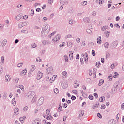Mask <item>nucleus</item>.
<instances>
[{"instance_id": "nucleus-57", "label": "nucleus", "mask_w": 124, "mask_h": 124, "mask_svg": "<svg viewBox=\"0 0 124 124\" xmlns=\"http://www.w3.org/2000/svg\"><path fill=\"white\" fill-rule=\"evenodd\" d=\"M32 75V74H31V71H30L28 74V77H31V76Z\"/></svg>"}, {"instance_id": "nucleus-34", "label": "nucleus", "mask_w": 124, "mask_h": 124, "mask_svg": "<svg viewBox=\"0 0 124 124\" xmlns=\"http://www.w3.org/2000/svg\"><path fill=\"white\" fill-rule=\"evenodd\" d=\"M31 16H33V15H34V10L33 9H31Z\"/></svg>"}, {"instance_id": "nucleus-18", "label": "nucleus", "mask_w": 124, "mask_h": 124, "mask_svg": "<svg viewBox=\"0 0 124 124\" xmlns=\"http://www.w3.org/2000/svg\"><path fill=\"white\" fill-rule=\"evenodd\" d=\"M117 92V89H116L114 87H113L111 89V93H116V92Z\"/></svg>"}, {"instance_id": "nucleus-19", "label": "nucleus", "mask_w": 124, "mask_h": 124, "mask_svg": "<svg viewBox=\"0 0 124 124\" xmlns=\"http://www.w3.org/2000/svg\"><path fill=\"white\" fill-rule=\"evenodd\" d=\"M103 83H104V80L100 79L99 80V83H98V86H101V85H102V84H103Z\"/></svg>"}, {"instance_id": "nucleus-13", "label": "nucleus", "mask_w": 124, "mask_h": 124, "mask_svg": "<svg viewBox=\"0 0 124 124\" xmlns=\"http://www.w3.org/2000/svg\"><path fill=\"white\" fill-rule=\"evenodd\" d=\"M99 105V102H98L97 103H96V104L94 105H93L92 107L93 109H94L95 108H96V107H98V106Z\"/></svg>"}, {"instance_id": "nucleus-5", "label": "nucleus", "mask_w": 124, "mask_h": 124, "mask_svg": "<svg viewBox=\"0 0 124 124\" xmlns=\"http://www.w3.org/2000/svg\"><path fill=\"white\" fill-rule=\"evenodd\" d=\"M119 44V41H115L112 42L111 44V45L112 46V49H115L117 47V45Z\"/></svg>"}, {"instance_id": "nucleus-37", "label": "nucleus", "mask_w": 124, "mask_h": 124, "mask_svg": "<svg viewBox=\"0 0 124 124\" xmlns=\"http://www.w3.org/2000/svg\"><path fill=\"white\" fill-rule=\"evenodd\" d=\"M54 92L55 93H59V89L58 88H55L54 89Z\"/></svg>"}, {"instance_id": "nucleus-61", "label": "nucleus", "mask_w": 124, "mask_h": 124, "mask_svg": "<svg viewBox=\"0 0 124 124\" xmlns=\"http://www.w3.org/2000/svg\"><path fill=\"white\" fill-rule=\"evenodd\" d=\"M121 108L122 109V110H124V103H123L121 106Z\"/></svg>"}, {"instance_id": "nucleus-23", "label": "nucleus", "mask_w": 124, "mask_h": 124, "mask_svg": "<svg viewBox=\"0 0 124 124\" xmlns=\"http://www.w3.org/2000/svg\"><path fill=\"white\" fill-rule=\"evenodd\" d=\"M44 28H45V30H46L47 31V27H49L50 28V25H48L47 24L45 23L43 25Z\"/></svg>"}, {"instance_id": "nucleus-26", "label": "nucleus", "mask_w": 124, "mask_h": 124, "mask_svg": "<svg viewBox=\"0 0 124 124\" xmlns=\"http://www.w3.org/2000/svg\"><path fill=\"white\" fill-rule=\"evenodd\" d=\"M96 65L97 66V68H99V67L100 66V65H101L100 62H96Z\"/></svg>"}, {"instance_id": "nucleus-54", "label": "nucleus", "mask_w": 124, "mask_h": 124, "mask_svg": "<svg viewBox=\"0 0 124 124\" xmlns=\"http://www.w3.org/2000/svg\"><path fill=\"white\" fill-rule=\"evenodd\" d=\"M76 59H78V60H79V59H80V55H79V54H77L76 56Z\"/></svg>"}, {"instance_id": "nucleus-39", "label": "nucleus", "mask_w": 124, "mask_h": 124, "mask_svg": "<svg viewBox=\"0 0 124 124\" xmlns=\"http://www.w3.org/2000/svg\"><path fill=\"white\" fill-rule=\"evenodd\" d=\"M3 72V68L2 66H0V73H2Z\"/></svg>"}, {"instance_id": "nucleus-50", "label": "nucleus", "mask_w": 124, "mask_h": 124, "mask_svg": "<svg viewBox=\"0 0 124 124\" xmlns=\"http://www.w3.org/2000/svg\"><path fill=\"white\" fill-rule=\"evenodd\" d=\"M31 46H32V48H36L37 46H36V44L35 43H34V44H32L31 45Z\"/></svg>"}, {"instance_id": "nucleus-43", "label": "nucleus", "mask_w": 124, "mask_h": 124, "mask_svg": "<svg viewBox=\"0 0 124 124\" xmlns=\"http://www.w3.org/2000/svg\"><path fill=\"white\" fill-rule=\"evenodd\" d=\"M71 99H72V100H75V99H76V97L74 95H72Z\"/></svg>"}, {"instance_id": "nucleus-49", "label": "nucleus", "mask_w": 124, "mask_h": 124, "mask_svg": "<svg viewBox=\"0 0 124 124\" xmlns=\"http://www.w3.org/2000/svg\"><path fill=\"white\" fill-rule=\"evenodd\" d=\"M94 96H95L96 99L98 98V95L97 94V93H94Z\"/></svg>"}, {"instance_id": "nucleus-62", "label": "nucleus", "mask_w": 124, "mask_h": 124, "mask_svg": "<svg viewBox=\"0 0 124 124\" xmlns=\"http://www.w3.org/2000/svg\"><path fill=\"white\" fill-rule=\"evenodd\" d=\"M63 107L64 108H66L67 107V104L66 103H64L63 105Z\"/></svg>"}, {"instance_id": "nucleus-44", "label": "nucleus", "mask_w": 124, "mask_h": 124, "mask_svg": "<svg viewBox=\"0 0 124 124\" xmlns=\"http://www.w3.org/2000/svg\"><path fill=\"white\" fill-rule=\"evenodd\" d=\"M72 37V36L71 34H68L67 36H65V38H70Z\"/></svg>"}, {"instance_id": "nucleus-36", "label": "nucleus", "mask_w": 124, "mask_h": 124, "mask_svg": "<svg viewBox=\"0 0 124 124\" xmlns=\"http://www.w3.org/2000/svg\"><path fill=\"white\" fill-rule=\"evenodd\" d=\"M19 121L22 123V124H23V123H24V121H25V120L24 119V117H20L19 118Z\"/></svg>"}, {"instance_id": "nucleus-46", "label": "nucleus", "mask_w": 124, "mask_h": 124, "mask_svg": "<svg viewBox=\"0 0 124 124\" xmlns=\"http://www.w3.org/2000/svg\"><path fill=\"white\" fill-rule=\"evenodd\" d=\"M87 4H88V2L86 1H84L82 4V5H83V6H85V5H87Z\"/></svg>"}, {"instance_id": "nucleus-6", "label": "nucleus", "mask_w": 124, "mask_h": 124, "mask_svg": "<svg viewBox=\"0 0 124 124\" xmlns=\"http://www.w3.org/2000/svg\"><path fill=\"white\" fill-rule=\"evenodd\" d=\"M61 38V35L60 34H58L55 37H54L52 40L53 41V42H57L58 40H60V39Z\"/></svg>"}, {"instance_id": "nucleus-25", "label": "nucleus", "mask_w": 124, "mask_h": 124, "mask_svg": "<svg viewBox=\"0 0 124 124\" xmlns=\"http://www.w3.org/2000/svg\"><path fill=\"white\" fill-rule=\"evenodd\" d=\"M86 32H87V33H89V34H92L93 33L92 32V30H91V29H87L86 30Z\"/></svg>"}, {"instance_id": "nucleus-17", "label": "nucleus", "mask_w": 124, "mask_h": 124, "mask_svg": "<svg viewBox=\"0 0 124 124\" xmlns=\"http://www.w3.org/2000/svg\"><path fill=\"white\" fill-rule=\"evenodd\" d=\"M97 43L99 44H100L101 43V37L99 36L97 38Z\"/></svg>"}, {"instance_id": "nucleus-21", "label": "nucleus", "mask_w": 124, "mask_h": 124, "mask_svg": "<svg viewBox=\"0 0 124 124\" xmlns=\"http://www.w3.org/2000/svg\"><path fill=\"white\" fill-rule=\"evenodd\" d=\"M104 100H105V97H104V96H102V97H100V98H99V101H100V102H103V101H104Z\"/></svg>"}, {"instance_id": "nucleus-45", "label": "nucleus", "mask_w": 124, "mask_h": 124, "mask_svg": "<svg viewBox=\"0 0 124 124\" xmlns=\"http://www.w3.org/2000/svg\"><path fill=\"white\" fill-rule=\"evenodd\" d=\"M109 57H110V53L109 52H107L106 55V59H107V58H109Z\"/></svg>"}, {"instance_id": "nucleus-56", "label": "nucleus", "mask_w": 124, "mask_h": 124, "mask_svg": "<svg viewBox=\"0 0 124 124\" xmlns=\"http://www.w3.org/2000/svg\"><path fill=\"white\" fill-rule=\"evenodd\" d=\"M46 114L47 115H49L50 116V109H47L46 110Z\"/></svg>"}, {"instance_id": "nucleus-10", "label": "nucleus", "mask_w": 124, "mask_h": 124, "mask_svg": "<svg viewBox=\"0 0 124 124\" xmlns=\"http://www.w3.org/2000/svg\"><path fill=\"white\" fill-rule=\"evenodd\" d=\"M6 43H7V40L6 39L3 40L1 45V47L5 46V45H6Z\"/></svg>"}, {"instance_id": "nucleus-30", "label": "nucleus", "mask_w": 124, "mask_h": 124, "mask_svg": "<svg viewBox=\"0 0 124 124\" xmlns=\"http://www.w3.org/2000/svg\"><path fill=\"white\" fill-rule=\"evenodd\" d=\"M88 98L90 100H93V96L92 95H89Z\"/></svg>"}, {"instance_id": "nucleus-29", "label": "nucleus", "mask_w": 124, "mask_h": 124, "mask_svg": "<svg viewBox=\"0 0 124 124\" xmlns=\"http://www.w3.org/2000/svg\"><path fill=\"white\" fill-rule=\"evenodd\" d=\"M28 109H29V107L28 106H25L23 108V110L24 112H27V111H28Z\"/></svg>"}, {"instance_id": "nucleus-42", "label": "nucleus", "mask_w": 124, "mask_h": 124, "mask_svg": "<svg viewBox=\"0 0 124 124\" xmlns=\"http://www.w3.org/2000/svg\"><path fill=\"white\" fill-rule=\"evenodd\" d=\"M21 32H22V33H26V34H27V33H28V31H27V30H21Z\"/></svg>"}, {"instance_id": "nucleus-1", "label": "nucleus", "mask_w": 124, "mask_h": 124, "mask_svg": "<svg viewBox=\"0 0 124 124\" xmlns=\"http://www.w3.org/2000/svg\"><path fill=\"white\" fill-rule=\"evenodd\" d=\"M46 28L47 29L46 30L44 27H43L41 32L42 36L44 37L48 35L49 32H50V28L48 27Z\"/></svg>"}, {"instance_id": "nucleus-32", "label": "nucleus", "mask_w": 124, "mask_h": 124, "mask_svg": "<svg viewBox=\"0 0 124 124\" xmlns=\"http://www.w3.org/2000/svg\"><path fill=\"white\" fill-rule=\"evenodd\" d=\"M92 55L93 56V57H94L95 56V51L94 50H92Z\"/></svg>"}, {"instance_id": "nucleus-4", "label": "nucleus", "mask_w": 124, "mask_h": 124, "mask_svg": "<svg viewBox=\"0 0 124 124\" xmlns=\"http://www.w3.org/2000/svg\"><path fill=\"white\" fill-rule=\"evenodd\" d=\"M53 72V67H49L47 68L46 70V73H47V74H49V73H52Z\"/></svg>"}, {"instance_id": "nucleus-16", "label": "nucleus", "mask_w": 124, "mask_h": 124, "mask_svg": "<svg viewBox=\"0 0 124 124\" xmlns=\"http://www.w3.org/2000/svg\"><path fill=\"white\" fill-rule=\"evenodd\" d=\"M12 104H13V105L14 106H15V105H16V100L15 99V98H14L12 100Z\"/></svg>"}, {"instance_id": "nucleus-63", "label": "nucleus", "mask_w": 124, "mask_h": 124, "mask_svg": "<svg viewBox=\"0 0 124 124\" xmlns=\"http://www.w3.org/2000/svg\"><path fill=\"white\" fill-rule=\"evenodd\" d=\"M45 117L46 120H50V116H49L48 115H46Z\"/></svg>"}, {"instance_id": "nucleus-38", "label": "nucleus", "mask_w": 124, "mask_h": 124, "mask_svg": "<svg viewBox=\"0 0 124 124\" xmlns=\"http://www.w3.org/2000/svg\"><path fill=\"white\" fill-rule=\"evenodd\" d=\"M97 116L98 118H99L100 119H102V115H101V114L98 113L97 114Z\"/></svg>"}, {"instance_id": "nucleus-52", "label": "nucleus", "mask_w": 124, "mask_h": 124, "mask_svg": "<svg viewBox=\"0 0 124 124\" xmlns=\"http://www.w3.org/2000/svg\"><path fill=\"white\" fill-rule=\"evenodd\" d=\"M114 27H116V28H117L118 29H120V25L118 23L114 24Z\"/></svg>"}, {"instance_id": "nucleus-20", "label": "nucleus", "mask_w": 124, "mask_h": 124, "mask_svg": "<svg viewBox=\"0 0 124 124\" xmlns=\"http://www.w3.org/2000/svg\"><path fill=\"white\" fill-rule=\"evenodd\" d=\"M104 46H105V47L106 48V49H108V47H109V43L108 42H106L105 44H104Z\"/></svg>"}, {"instance_id": "nucleus-24", "label": "nucleus", "mask_w": 124, "mask_h": 124, "mask_svg": "<svg viewBox=\"0 0 124 124\" xmlns=\"http://www.w3.org/2000/svg\"><path fill=\"white\" fill-rule=\"evenodd\" d=\"M67 46H68V47H69V48H71V46H72V42H68Z\"/></svg>"}, {"instance_id": "nucleus-28", "label": "nucleus", "mask_w": 124, "mask_h": 124, "mask_svg": "<svg viewBox=\"0 0 124 124\" xmlns=\"http://www.w3.org/2000/svg\"><path fill=\"white\" fill-rule=\"evenodd\" d=\"M64 57L65 58V62H68V57L67 56V55H65L64 56Z\"/></svg>"}, {"instance_id": "nucleus-51", "label": "nucleus", "mask_w": 124, "mask_h": 124, "mask_svg": "<svg viewBox=\"0 0 124 124\" xmlns=\"http://www.w3.org/2000/svg\"><path fill=\"white\" fill-rule=\"evenodd\" d=\"M105 108H106V106H105V105L103 104V105H101V109H105Z\"/></svg>"}, {"instance_id": "nucleus-31", "label": "nucleus", "mask_w": 124, "mask_h": 124, "mask_svg": "<svg viewBox=\"0 0 124 124\" xmlns=\"http://www.w3.org/2000/svg\"><path fill=\"white\" fill-rule=\"evenodd\" d=\"M5 77L7 81H8V80H10V76L6 75Z\"/></svg>"}, {"instance_id": "nucleus-35", "label": "nucleus", "mask_w": 124, "mask_h": 124, "mask_svg": "<svg viewBox=\"0 0 124 124\" xmlns=\"http://www.w3.org/2000/svg\"><path fill=\"white\" fill-rule=\"evenodd\" d=\"M110 33V31H108L107 32H105V34H106V37H109V34Z\"/></svg>"}, {"instance_id": "nucleus-48", "label": "nucleus", "mask_w": 124, "mask_h": 124, "mask_svg": "<svg viewBox=\"0 0 124 124\" xmlns=\"http://www.w3.org/2000/svg\"><path fill=\"white\" fill-rule=\"evenodd\" d=\"M31 94V96H32V95H33L34 94V91L33 92H30L29 93H28V94Z\"/></svg>"}, {"instance_id": "nucleus-2", "label": "nucleus", "mask_w": 124, "mask_h": 124, "mask_svg": "<svg viewBox=\"0 0 124 124\" xmlns=\"http://www.w3.org/2000/svg\"><path fill=\"white\" fill-rule=\"evenodd\" d=\"M44 102V97H41L38 100V102L37 103V106H40V105H42V104H43Z\"/></svg>"}, {"instance_id": "nucleus-3", "label": "nucleus", "mask_w": 124, "mask_h": 124, "mask_svg": "<svg viewBox=\"0 0 124 124\" xmlns=\"http://www.w3.org/2000/svg\"><path fill=\"white\" fill-rule=\"evenodd\" d=\"M42 76H43V73H42L41 72L39 71L38 72V74L37 75V79L40 80L41 78H42Z\"/></svg>"}, {"instance_id": "nucleus-47", "label": "nucleus", "mask_w": 124, "mask_h": 124, "mask_svg": "<svg viewBox=\"0 0 124 124\" xmlns=\"http://www.w3.org/2000/svg\"><path fill=\"white\" fill-rule=\"evenodd\" d=\"M108 28V26H103V27H102V31H105V30H106V29H107Z\"/></svg>"}, {"instance_id": "nucleus-53", "label": "nucleus", "mask_w": 124, "mask_h": 124, "mask_svg": "<svg viewBox=\"0 0 124 124\" xmlns=\"http://www.w3.org/2000/svg\"><path fill=\"white\" fill-rule=\"evenodd\" d=\"M62 74L64 75V76H66V75H67V72L65 71L62 72Z\"/></svg>"}, {"instance_id": "nucleus-7", "label": "nucleus", "mask_w": 124, "mask_h": 124, "mask_svg": "<svg viewBox=\"0 0 124 124\" xmlns=\"http://www.w3.org/2000/svg\"><path fill=\"white\" fill-rule=\"evenodd\" d=\"M40 122H41V120L40 119H36L33 122V124H40Z\"/></svg>"}, {"instance_id": "nucleus-64", "label": "nucleus", "mask_w": 124, "mask_h": 124, "mask_svg": "<svg viewBox=\"0 0 124 124\" xmlns=\"http://www.w3.org/2000/svg\"><path fill=\"white\" fill-rule=\"evenodd\" d=\"M101 62L102 63H104V58H101Z\"/></svg>"}, {"instance_id": "nucleus-55", "label": "nucleus", "mask_w": 124, "mask_h": 124, "mask_svg": "<svg viewBox=\"0 0 124 124\" xmlns=\"http://www.w3.org/2000/svg\"><path fill=\"white\" fill-rule=\"evenodd\" d=\"M64 44H65V42H62V44H60L59 45L60 47H62L63 46H64Z\"/></svg>"}, {"instance_id": "nucleus-22", "label": "nucleus", "mask_w": 124, "mask_h": 124, "mask_svg": "<svg viewBox=\"0 0 124 124\" xmlns=\"http://www.w3.org/2000/svg\"><path fill=\"white\" fill-rule=\"evenodd\" d=\"M114 75L113 76L114 78H118L119 77V73L117 72H114Z\"/></svg>"}, {"instance_id": "nucleus-59", "label": "nucleus", "mask_w": 124, "mask_h": 124, "mask_svg": "<svg viewBox=\"0 0 124 124\" xmlns=\"http://www.w3.org/2000/svg\"><path fill=\"white\" fill-rule=\"evenodd\" d=\"M54 0H48V3H50V4H52L53 3V1Z\"/></svg>"}, {"instance_id": "nucleus-41", "label": "nucleus", "mask_w": 124, "mask_h": 124, "mask_svg": "<svg viewBox=\"0 0 124 124\" xmlns=\"http://www.w3.org/2000/svg\"><path fill=\"white\" fill-rule=\"evenodd\" d=\"M84 112H85L84 110H82V111H80V113H81V114H79V116L80 117H82V116H84Z\"/></svg>"}, {"instance_id": "nucleus-15", "label": "nucleus", "mask_w": 124, "mask_h": 124, "mask_svg": "<svg viewBox=\"0 0 124 124\" xmlns=\"http://www.w3.org/2000/svg\"><path fill=\"white\" fill-rule=\"evenodd\" d=\"M21 75H26L27 74V69L23 70L21 72Z\"/></svg>"}, {"instance_id": "nucleus-8", "label": "nucleus", "mask_w": 124, "mask_h": 124, "mask_svg": "<svg viewBox=\"0 0 124 124\" xmlns=\"http://www.w3.org/2000/svg\"><path fill=\"white\" fill-rule=\"evenodd\" d=\"M22 17H23V14H19L18 16H16V21H19V20H21Z\"/></svg>"}, {"instance_id": "nucleus-9", "label": "nucleus", "mask_w": 124, "mask_h": 124, "mask_svg": "<svg viewBox=\"0 0 124 124\" xmlns=\"http://www.w3.org/2000/svg\"><path fill=\"white\" fill-rule=\"evenodd\" d=\"M83 21L85 23H89L91 21V19L89 17H85L83 18Z\"/></svg>"}, {"instance_id": "nucleus-11", "label": "nucleus", "mask_w": 124, "mask_h": 124, "mask_svg": "<svg viewBox=\"0 0 124 124\" xmlns=\"http://www.w3.org/2000/svg\"><path fill=\"white\" fill-rule=\"evenodd\" d=\"M14 115H19V108H16L14 110Z\"/></svg>"}, {"instance_id": "nucleus-58", "label": "nucleus", "mask_w": 124, "mask_h": 124, "mask_svg": "<svg viewBox=\"0 0 124 124\" xmlns=\"http://www.w3.org/2000/svg\"><path fill=\"white\" fill-rule=\"evenodd\" d=\"M22 66H23V63H19V64H17L18 67H22Z\"/></svg>"}, {"instance_id": "nucleus-60", "label": "nucleus", "mask_w": 124, "mask_h": 124, "mask_svg": "<svg viewBox=\"0 0 124 124\" xmlns=\"http://www.w3.org/2000/svg\"><path fill=\"white\" fill-rule=\"evenodd\" d=\"M36 11L37 12H39V11H41V9L40 8H37L36 9Z\"/></svg>"}, {"instance_id": "nucleus-40", "label": "nucleus", "mask_w": 124, "mask_h": 124, "mask_svg": "<svg viewBox=\"0 0 124 124\" xmlns=\"http://www.w3.org/2000/svg\"><path fill=\"white\" fill-rule=\"evenodd\" d=\"M14 80L17 83H18V82H19V78H14Z\"/></svg>"}, {"instance_id": "nucleus-12", "label": "nucleus", "mask_w": 124, "mask_h": 124, "mask_svg": "<svg viewBox=\"0 0 124 124\" xmlns=\"http://www.w3.org/2000/svg\"><path fill=\"white\" fill-rule=\"evenodd\" d=\"M119 84H120V82H119V81L116 82L114 84V88H115V89H116V90H117V89L119 88Z\"/></svg>"}, {"instance_id": "nucleus-27", "label": "nucleus", "mask_w": 124, "mask_h": 124, "mask_svg": "<svg viewBox=\"0 0 124 124\" xmlns=\"http://www.w3.org/2000/svg\"><path fill=\"white\" fill-rule=\"evenodd\" d=\"M108 124H116V121L114 120L112 121H110L108 122Z\"/></svg>"}, {"instance_id": "nucleus-14", "label": "nucleus", "mask_w": 124, "mask_h": 124, "mask_svg": "<svg viewBox=\"0 0 124 124\" xmlns=\"http://www.w3.org/2000/svg\"><path fill=\"white\" fill-rule=\"evenodd\" d=\"M34 70H35V66L32 65L31 67L30 72H33Z\"/></svg>"}, {"instance_id": "nucleus-33", "label": "nucleus", "mask_w": 124, "mask_h": 124, "mask_svg": "<svg viewBox=\"0 0 124 124\" xmlns=\"http://www.w3.org/2000/svg\"><path fill=\"white\" fill-rule=\"evenodd\" d=\"M82 95L84 98H87V97H88V94L86 93H82Z\"/></svg>"}]
</instances>
